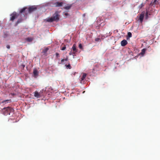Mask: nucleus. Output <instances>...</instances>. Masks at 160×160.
<instances>
[{"mask_svg": "<svg viewBox=\"0 0 160 160\" xmlns=\"http://www.w3.org/2000/svg\"><path fill=\"white\" fill-rule=\"evenodd\" d=\"M28 8H27L25 7L23 8L22 9H21V10L20 11V13H24L26 15H27L28 13H30L36 10L37 8L35 6H32L29 7L28 8V12L26 10V9H27Z\"/></svg>", "mask_w": 160, "mask_h": 160, "instance_id": "f257e3e1", "label": "nucleus"}, {"mask_svg": "<svg viewBox=\"0 0 160 160\" xmlns=\"http://www.w3.org/2000/svg\"><path fill=\"white\" fill-rule=\"evenodd\" d=\"M59 19V15L57 12H55L53 16L47 18L46 20L48 22H52L54 21H57Z\"/></svg>", "mask_w": 160, "mask_h": 160, "instance_id": "f03ea898", "label": "nucleus"}, {"mask_svg": "<svg viewBox=\"0 0 160 160\" xmlns=\"http://www.w3.org/2000/svg\"><path fill=\"white\" fill-rule=\"evenodd\" d=\"M13 109L9 107L4 108L2 109L3 113L5 115H9L11 112H13Z\"/></svg>", "mask_w": 160, "mask_h": 160, "instance_id": "7ed1b4c3", "label": "nucleus"}, {"mask_svg": "<svg viewBox=\"0 0 160 160\" xmlns=\"http://www.w3.org/2000/svg\"><path fill=\"white\" fill-rule=\"evenodd\" d=\"M18 14L16 12H14L10 15V20L13 21L16 18L18 17Z\"/></svg>", "mask_w": 160, "mask_h": 160, "instance_id": "20e7f679", "label": "nucleus"}, {"mask_svg": "<svg viewBox=\"0 0 160 160\" xmlns=\"http://www.w3.org/2000/svg\"><path fill=\"white\" fill-rule=\"evenodd\" d=\"M144 16V12H142L140 15L139 19L141 22L143 21V18Z\"/></svg>", "mask_w": 160, "mask_h": 160, "instance_id": "39448f33", "label": "nucleus"}, {"mask_svg": "<svg viewBox=\"0 0 160 160\" xmlns=\"http://www.w3.org/2000/svg\"><path fill=\"white\" fill-rule=\"evenodd\" d=\"M63 3L62 2H57L55 3L54 5L56 7H61L63 4Z\"/></svg>", "mask_w": 160, "mask_h": 160, "instance_id": "423d86ee", "label": "nucleus"}, {"mask_svg": "<svg viewBox=\"0 0 160 160\" xmlns=\"http://www.w3.org/2000/svg\"><path fill=\"white\" fill-rule=\"evenodd\" d=\"M121 44L122 46H124L128 44V42L126 40L124 39L121 42Z\"/></svg>", "mask_w": 160, "mask_h": 160, "instance_id": "0eeeda50", "label": "nucleus"}, {"mask_svg": "<svg viewBox=\"0 0 160 160\" xmlns=\"http://www.w3.org/2000/svg\"><path fill=\"white\" fill-rule=\"evenodd\" d=\"M33 93L34 97L37 98H39L40 97L39 93L37 91L34 92Z\"/></svg>", "mask_w": 160, "mask_h": 160, "instance_id": "6e6552de", "label": "nucleus"}, {"mask_svg": "<svg viewBox=\"0 0 160 160\" xmlns=\"http://www.w3.org/2000/svg\"><path fill=\"white\" fill-rule=\"evenodd\" d=\"M33 74L34 77H36L38 75V71L36 69H34L33 70Z\"/></svg>", "mask_w": 160, "mask_h": 160, "instance_id": "1a4fd4ad", "label": "nucleus"}, {"mask_svg": "<svg viewBox=\"0 0 160 160\" xmlns=\"http://www.w3.org/2000/svg\"><path fill=\"white\" fill-rule=\"evenodd\" d=\"M71 5L68 4L67 5L65 6L64 7V8L65 9L68 10L71 8Z\"/></svg>", "mask_w": 160, "mask_h": 160, "instance_id": "9d476101", "label": "nucleus"}, {"mask_svg": "<svg viewBox=\"0 0 160 160\" xmlns=\"http://www.w3.org/2000/svg\"><path fill=\"white\" fill-rule=\"evenodd\" d=\"M76 45L75 44H74L73 45L72 47V49L74 52H77V50L76 48Z\"/></svg>", "mask_w": 160, "mask_h": 160, "instance_id": "9b49d317", "label": "nucleus"}, {"mask_svg": "<svg viewBox=\"0 0 160 160\" xmlns=\"http://www.w3.org/2000/svg\"><path fill=\"white\" fill-rule=\"evenodd\" d=\"M86 76V73H84L82 74V77L80 79H81V81H83L85 78Z\"/></svg>", "mask_w": 160, "mask_h": 160, "instance_id": "f8f14e48", "label": "nucleus"}, {"mask_svg": "<svg viewBox=\"0 0 160 160\" xmlns=\"http://www.w3.org/2000/svg\"><path fill=\"white\" fill-rule=\"evenodd\" d=\"M146 50V49H143L142 50L141 52L140 53V54L142 55H143L145 54Z\"/></svg>", "mask_w": 160, "mask_h": 160, "instance_id": "ddd939ff", "label": "nucleus"}, {"mask_svg": "<svg viewBox=\"0 0 160 160\" xmlns=\"http://www.w3.org/2000/svg\"><path fill=\"white\" fill-rule=\"evenodd\" d=\"M23 19L22 18H20L18 19V21H17V22H16V24L17 25L18 23L21 22L22 21Z\"/></svg>", "mask_w": 160, "mask_h": 160, "instance_id": "4468645a", "label": "nucleus"}, {"mask_svg": "<svg viewBox=\"0 0 160 160\" xmlns=\"http://www.w3.org/2000/svg\"><path fill=\"white\" fill-rule=\"evenodd\" d=\"M157 2V0H154L153 2H152L150 3V5L152 6L153 5L156 4Z\"/></svg>", "mask_w": 160, "mask_h": 160, "instance_id": "2eb2a0df", "label": "nucleus"}, {"mask_svg": "<svg viewBox=\"0 0 160 160\" xmlns=\"http://www.w3.org/2000/svg\"><path fill=\"white\" fill-rule=\"evenodd\" d=\"M26 40L28 42H31L33 39L31 38H28L26 39Z\"/></svg>", "mask_w": 160, "mask_h": 160, "instance_id": "dca6fc26", "label": "nucleus"}, {"mask_svg": "<svg viewBox=\"0 0 160 160\" xmlns=\"http://www.w3.org/2000/svg\"><path fill=\"white\" fill-rule=\"evenodd\" d=\"M49 50V48H45L43 50V52L44 53H46Z\"/></svg>", "mask_w": 160, "mask_h": 160, "instance_id": "f3484780", "label": "nucleus"}, {"mask_svg": "<svg viewBox=\"0 0 160 160\" xmlns=\"http://www.w3.org/2000/svg\"><path fill=\"white\" fill-rule=\"evenodd\" d=\"M65 66L67 68L71 69V65H70V64H68V65L65 64Z\"/></svg>", "mask_w": 160, "mask_h": 160, "instance_id": "a211bd4d", "label": "nucleus"}, {"mask_svg": "<svg viewBox=\"0 0 160 160\" xmlns=\"http://www.w3.org/2000/svg\"><path fill=\"white\" fill-rule=\"evenodd\" d=\"M144 4L142 3L138 6V8L140 9H141L144 5Z\"/></svg>", "mask_w": 160, "mask_h": 160, "instance_id": "6ab92c4d", "label": "nucleus"}, {"mask_svg": "<svg viewBox=\"0 0 160 160\" xmlns=\"http://www.w3.org/2000/svg\"><path fill=\"white\" fill-rule=\"evenodd\" d=\"M101 41L100 39L99 38H97L95 39V41L96 42H100Z\"/></svg>", "mask_w": 160, "mask_h": 160, "instance_id": "aec40b11", "label": "nucleus"}, {"mask_svg": "<svg viewBox=\"0 0 160 160\" xmlns=\"http://www.w3.org/2000/svg\"><path fill=\"white\" fill-rule=\"evenodd\" d=\"M146 19L148 18V12L147 10H146Z\"/></svg>", "mask_w": 160, "mask_h": 160, "instance_id": "412c9836", "label": "nucleus"}, {"mask_svg": "<svg viewBox=\"0 0 160 160\" xmlns=\"http://www.w3.org/2000/svg\"><path fill=\"white\" fill-rule=\"evenodd\" d=\"M128 37H129V38L132 37V33L130 32H128Z\"/></svg>", "mask_w": 160, "mask_h": 160, "instance_id": "4be33fe9", "label": "nucleus"}, {"mask_svg": "<svg viewBox=\"0 0 160 160\" xmlns=\"http://www.w3.org/2000/svg\"><path fill=\"white\" fill-rule=\"evenodd\" d=\"M79 48H80V49H82V45L81 43H80L79 45Z\"/></svg>", "mask_w": 160, "mask_h": 160, "instance_id": "5701e85b", "label": "nucleus"}, {"mask_svg": "<svg viewBox=\"0 0 160 160\" xmlns=\"http://www.w3.org/2000/svg\"><path fill=\"white\" fill-rule=\"evenodd\" d=\"M8 101H9L8 100H4V101H2V102L3 103H8Z\"/></svg>", "mask_w": 160, "mask_h": 160, "instance_id": "b1692460", "label": "nucleus"}, {"mask_svg": "<svg viewBox=\"0 0 160 160\" xmlns=\"http://www.w3.org/2000/svg\"><path fill=\"white\" fill-rule=\"evenodd\" d=\"M66 48V47L64 46V47H62V48H61V50H65Z\"/></svg>", "mask_w": 160, "mask_h": 160, "instance_id": "393cba45", "label": "nucleus"}, {"mask_svg": "<svg viewBox=\"0 0 160 160\" xmlns=\"http://www.w3.org/2000/svg\"><path fill=\"white\" fill-rule=\"evenodd\" d=\"M56 56L57 57H59V54L58 53H56Z\"/></svg>", "mask_w": 160, "mask_h": 160, "instance_id": "a878e982", "label": "nucleus"}, {"mask_svg": "<svg viewBox=\"0 0 160 160\" xmlns=\"http://www.w3.org/2000/svg\"><path fill=\"white\" fill-rule=\"evenodd\" d=\"M6 47L7 48L9 49L10 48V46L9 45H7L6 46Z\"/></svg>", "mask_w": 160, "mask_h": 160, "instance_id": "bb28decb", "label": "nucleus"}, {"mask_svg": "<svg viewBox=\"0 0 160 160\" xmlns=\"http://www.w3.org/2000/svg\"><path fill=\"white\" fill-rule=\"evenodd\" d=\"M64 59H61V63H63V62H64Z\"/></svg>", "mask_w": 160, "mask_h": 160, "instance_id": "cd10ccee", "label": "nucleus"}, {"mask_svg": "<svg viewBox=\"0 0 160 160\" xmlns=\"http://www.w3.org/2000/svg\"><path fill=\"white\" fill-rule=\"evenodd\" d=\"M64 15L66 16H67L68 15V14L67 13H65Z\"/></svg>", "mask_w": 160, "mask_h": 160, "instance_id": "c85d7f7f", "label": "nucleus"}, {"mask_svg": "<svg viewBox=\"0 0 160 160\" xmlns=\"http://www.w3.org/2000/svg\"><path fill=\"white\" fill-rule=\"evenodd\" d=\"M69 55H73V54H72V51H71L70 53H69Z\"/></svg>", "mask_w": 160, "mask_h": 160, "instance_id": "c756f323", "label": "nucleus"}, {"mask_svg": "<svg viewBox=\"0 0 160 160\" xmlns=\"http://www.w3.org/2000/svg\"><path fill=\"white\" fill-rule=\"evenodd\" d=\"M64 61H67L68 60V58L67 57L66 58L64 59Z\"/></svg>", "mask_w": 160, "mask_h": 160, "instance_id": "7c9ffc66", "label": "nucleus"}, {"mask_svg": "<svg viewBox=\"0 0 160 160\" xmlns=\"http://www.w3.org/2000/svg\"><path fill=\"white\" fill-rule=\"evenodd\" d=\"M76 52H74V51H73V52H72V53L73 55L75 54V53H76Z\"/></svg>", "mask_w": 160, "mask_h": 160, "instance_id": "2f4dec72", "label": "nucleus"}, {"mask_svg": "<svg viewBox=\"0 0 160 160\" xmlns=\"http://www.w3.org/2000/svg\"><path fill=\"white\" fill-rule=\"evenodd\" d=\"M151 14L150 13L148 14V15H151Z\"/></svg>", "mask_w": 160, "mask_h": 160, "instance_id": "473e14b6", "label": "nucleus"}]
</instances>
